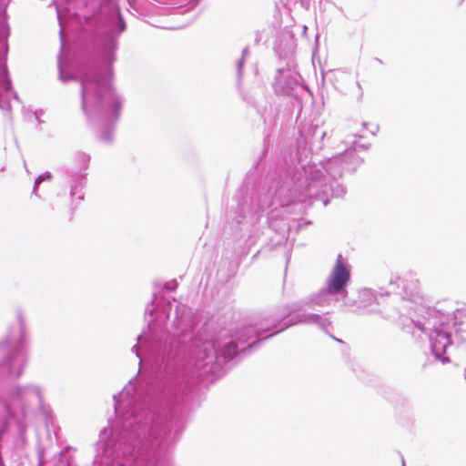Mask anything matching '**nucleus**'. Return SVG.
<instances>
[{"label":"nucleus","instance_id":"1","mask_svg":"<svg viewBox=\"0 0 466 466\" xmlns=\"http://www.w3.org/2000/svg\"><path fill=\"white\" fill-rule=\"evenodd\" d=\"M350 279V272L345 268L341 260V255H339L337 263L332 271L329 287L330 291L337 293L344 289L346 282Z\"/></svg>","mask_w":466,"mask_h":466},{"label":"nucleus","instance_id":"2","mask_svg":"<svg viewBox=\"0 0 466 466\" xmlns=\"http://www.w3.org/2000/svg\"><path fill=\"white\" fill-rule=\"evenodd\" d=\"M444 338H446L447 339H449V337L447 336V334H441Z\"/></svg>","mask_w":466,"mask_h":466}]
</instances>
